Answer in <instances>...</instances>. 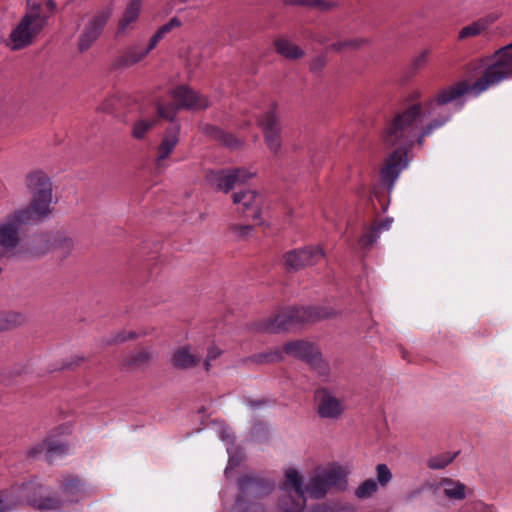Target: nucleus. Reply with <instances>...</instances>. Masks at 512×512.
I'll list each match as a JSON object with an SVG mask.
<instances>
[{"label": "nucleus", "mask_w": 512, "mask_h": 512, "mask_svg": "<svg viewBox=\"0 0 512 512\" xmlns=\"http://www.w3.org/2000/svg\"><path fill=\"white\" fill-rule=\"evenodd\" d=\"M377 482L381 486L387 485L392 479V473L386 464H378L376 466Z\"/></svg>", "instance_id": "30"}, {"label": "nucleus", "mask_w": 512, "mask_h": 512, "mask_svg": "<svg viewBox=\"0 0 512 512\" xmlns=\"http://www.w3.org/2000/svg\"><path fill=\"white\" fill-rule=\"evenodd\" d=\"M360 45V43L358 41H354V42H339L337 44H333L332 45V48L334 50H341L342 48L344 47H347V46H351V47H358Z\"/></svg>", "instance_id": "41"}, {"label": "nucleus", "mask_w": 512, "mask_h": 512, "mask_svg": "<svg viewBox=\"0 0 512 512\" xmlns=\"http://www.w3.org/2000/svg\"><path fill=\"white\" fill-rule=\"evenodd\" d=\"M454 456H445L441 460L438 458H433L429 461V467L432 469H441L447 466L449 463L452 462L454 459Z\"/></svg>", "instance_id": "35"}, {"label": "nucleus", "mask_w": 512, "mask_h": 512, "mask_svg": "<svg viewBox=\"0 0 512 512\" xmlns=\"http://www.w3.org/2000/svg\"><path fill=\"white\" fill-rule=\"evenodd\" d=\"M304 255L303 248L290 251L285 255V265L293 270H299L306 267Z\"/></svg>", "instance_id": "26"}, {"label": "nucleus", "mask_w": 512, "mask_h": 512, "mask_svg": "<svg viewBox=\"0 0 512 512\" xmlns=\"http://www.w3.org/2000/svg\"><path fill=\"white\" fill-rule=\"evenodd\" d=\"M126 340V337L124 335H117L115 338H114V341L115 342H122V341H125Z\"/></svg>", "instance_id": "48"}, {"label": "nucleus", "mask_w": 512, "mask_h": 512, "mask_svg": "<svg viewBox=\"0 0 512 512\" xmlns=\"http://www.w3.org/2000/svg\"><path fill=\"white\" fill-rule=\"evenodd\" d=\"M314 400L316 412L323 419L338 420L345 411L343 401L327 388L317 389Z\"/></svg>", "instance_id": "10"}, {"label": "nucleus", "mask_w": 512, "mask_h": 512, "mask_svg": "<svg viewBox=\"0 0 512 512\" xmlns=\"http://www.w3.org/2000/svg\"><path fill=\"white\" fill-rule=\"evenodd\" d=\"M275 49L277 53L288 59H299L305 54L303 49L286 38L276 40Z\"/></svg>", "instance_id": "19"}, {"label": "nucleus", "mask_w": 512, "mask_h": 512, "mask_svg": "<svg viewBox=\"0 0 512 512\" xmlns=\"http://www.w3.org/2000/svg\"><path fill=\"white\" fill-rule=\"evenodd\" d=\"M293 488L296 494V500H293V505L289 506L286 502H281V508L283 512H300L306 502L305 493H309L312 497L320 498L325 495L326 491L329 489L324 482V479L318 473L315 475L309 483L304 486L302 477L299 475L297 470L293 468H289L285 471V483L282 487V490L285 492H289L290 489ZM313 512H333L328 508H318Z\"/></svg>", "instance_id": "4"}, {"label": "nucleus", "mask_w": 512, "mask_h": 512, "mask_svg": "<svg viewBox=\"0 0 512 512\" xmlns=\"http://www.w3.org/2000/svg\"><path fill=\"white\" fill-rule=\"evenodd\" d=\"M392 218H386L379 225L375 226L376 228H380V233L382 231L388 230L392 225Z\"/></svg>", "instance_id": "43"}, {"label": "nucleus", "mask_w": 512, "mask_h": 512, "mask_svg": "<svg viewBox=\"0 0 512 512\" xmlns=\"http://www.w3.org/2000/svg\"><path fill=\"white\" fill-rule=\"evenodd\" d=\"M110 16L111 10L105 9L93 15L88 20L79 40V48L81 51L88 49L98 38Z\"/></svg>", "instance_id": "12"}, {"label": "nucleus", "mask_w": 512, "mask_h": 512, "mask_svg": "<svg viewBox=\"0 0 512 512\" xmlns=\"http://www.w3.org/2000/svg\"><path fill=\"white\" fill-rule=\"evenodd\" d=\"M509 78H512V43L496 52L493 63L472 86L458 82L440 90L428 101L414 104L397 114L383 135L386 145H399V148L389 155L381 170L382 183L391 190L400 173L407 168L409 159L405 146H411L415 142L422 146L425 137L450 120L452 114L447 107L449 103L460 99L469 91L478 95Z\"/></svg>", "instance_id": "1"}, {"label": "nucleus", "mask_w": 512, "mask_h": 512, "mask_svg": "<svg viewBox=\"0 0 512 512\" xmlns=\"http://www.w3.org/2000/svg\"><path fill=\"white\" fill-rule=\"evenodd\" d=\"M171 96L177 108L205 109L209 107L210 101L188 86L181 85L171 91Z\"/></svg>", "instance_id": "13"}, {"label": "nucleus", "mask_w": 512, "mask_h": 512, "mask_svg": "<svg viewBox=\"0 0 512 512\" xmlns=\"http://www.w3.org/2000/svg\"><path fill=\"white\" fill-rule=\"evenodd\" d=\"M43 488L34 483H26L17 489L15 496H0V512H8L16 504L27 503L40 510L56 507V501L42 496Z\"/></svg>", "instance_id": "6"}, {"label": "nucleus", "mask_w": 512, "mask_h": 512, "mask_svg": "<svg viewBox=\"0 0 512 512\" xmlns=\"http://www.w3.org/2000/svg\"><path fill=\"white\" fill-rule=\"evenodd\" d=\"M102 110L105 111V112H110L112 110V107L103 106Z\"/></svg>", "instance_id": "50"}, {"label": "nucleus", "mask_w": 512, "mask_h": 512, "mask_svg": "<svg viewBox=\"0 0 512 512\" xmlns=\"http://www.w3.org/2000/svg\"><path fill=\"white\" fill-rule=\"evenodd\" d=\"M289 5H302L309 7H319L320 9H328L332 5L321 0H288Z\"/></svg>", "instance_id": "32"}, {"label": "nucleus", "mask_w": 512, "mask_h": 512, "mask_svg": "<svg viewBox=\"0 0 512 512\" xmlns=\"http://www.w3.org/2000/svg\"><path fill=\"white\" fill-rule=\"evenodd\" d=\"M258 125L264 136L267 148L273 154H278L282 147L281 126L273 110L265 112L259 119Z\"/></svg>", "instance_id": "11"}, {"label": "nucleus", "mask_w": 512, "mask_h": 512, "mask_svg": "<svg viewBox=\"0 0 512 512\" xmlns=\"http://www.w3.org/2000/svg\"><path fill=\"white\" fill-rule=\"evenodd\" d=\"M265 358H266V361H277L282 358V353L280 351H276L274 353L266 355Z\"/></svg>", "instance_id": "44"}, {"label": "nucleus", "mask_w": 512, "mask_h": 512, "mask_svg": "<svg viewBox=\"0 0 512 512\" xmlns=\"http://www.w3.org/2000/svg\"><path fill=\"white\" fill-rule=\"evenodd\" d=\"M222 351L216 347L212 346L208 349L207 357L204 361V367L206 371H209L211 368V361L215 360L221 355Z\"/></svg>", "instance_id": "34"}, {"label": "nucleus", "mask_w": 512, "mask_h": 512, "mask_svg": "<svg viewBox=\"0 0 512 512\" xmlns=\"http://www.w3.org/2000/svg\"><path fill=\"white\" fill-rule=\"evenodd\" d=\"M239 496L236 500L235 507L232 512H265L262 508L250 504H246L244 498L261 497L272 490V486L264 479L254 477L252 475L243 477L239 483Z\"/></svg>", "instance_id": "8"}, {"label": "nucleus", "mask_w": 512, "mask_h": 512, "mask_svg": "<svg viewBox=\"0 0 512 512\" xmlns=\"http://www.w3.org/2000/svg\"><path fill=\"white\" fill-rule=\"evenodd\" d=\"M142 6V0H131L128 4L124 15L119 23V31L124 33L130 28V25L134 23L140 14Z\"/></svg>", "instance_id": "20"}, {"label": "nucleus", "mask_w": 512, "mask_h": 512, "mask_svg": "<svg viewBox=\"0 0 512 512\" xmlns=\"http://www.w3.org/2000/svg\"><path fill=\"white\" fill-rule=\"evenodd\" d=\"M73 248V242L70 239H63L58 242L55 249L59 250L62 255L69 254Z\"/></svg>", "instance_id": "36"}, {"label": "nucleus", "mask_w": 512, "mask_h": 512, "mask_svg": "<svg viewBox=\"0 0 512 512\" xmlns=\"http://www.w3.org/2000/svg\"><path fill=\"white\" fill-rule=\"evenodd\" d=\"M28 188L31 193V204L15 211L22 213L24 221L28 224L33 221H39L47 217L50 213L52 203V183L43 173H33L28 177Z\"/></svg>", "instance_id": "5"}, {"label": "nucleus", "mask_w": 512, "mask_h": 512, "mask_svg": "<svg viewBox=\"0 0 512 512\" xmlns=\"http://www.w3.org/2000/svg\"><path fill=\"white\" fill-rule=\"evenodd\" d=\"M157 110L160 117L168 120H173L176 114V108L172 105L163 106L159 104Z\"/></svg>", "instance_id": "33"}, {"label": "nucleus", "mask_w": 512, "mask_h": 512, "mask_svg": "<svg viewBox=\"0 0 512 512\" xmlns=\"http://www.w3.org/2000/svg\"><path fill=\"white\" fill-rule=\"evenodd\" d=\"M172 361L174 366L179 369H189L200 363L201 355L194 351L191 346L186 345L174 352Z\"/></svg>", "instance_id": "16"}, {"label": "nucleus", "mask_w": 512, "mask_h": 512, "mask_svg": "<svg viewBox=\"0 0 512 512\" xmlns=\"http://www.w3.org/2000/svg\"><path fill=\"white\" fill-rule=\"evenodd\" d=\"M9 323L5 317L0 316V331L8 329Z\"/></svg>", "instance_id": "46"}, {"label": "nucleus", "mask_w": 512, "mask_h": 512, "mask_svg": "<svg viewBox=\"0 0 512 512\" xmlns=\"http://www.w3.org/2000/svg\"><path fill=\"white\" fill-rule=\"evenodd\" d=\"M254 175L255 173L249 172L246 169H235L229 172L222 171L215 174L213 181L218 189L227 193L237 184L244 183Z\"/></svg>", "instance_id": "15"}, {"label": "nucleus", "mask_w": 512, "mask_h": 512, "mask_svg": "<svg viewBox=\"0 0 512 512\" xmlns=\"http://www.w3.org/2000/svg\"><path fill=\"white\" fill-rule=\"evenodd\" d=\"M232 449H233V447H227V452L230 455L229 461H228V466L225 469V475L227 477L229 476L230 471L234 467H236L239 464L240 460H241V457H235V456L232 455Z\"/></svg>", "instance_id": "37"}, {"label": "nucleus", "mask_w": 512, "mask_h": 512, "mask_svg": "<svg viewBox=\"0 0 512 512\" xmlns=\"http://www.w3.org/2000/svg\"><path fill=\"white\" fill-rule=\"evenodd\" d=\"M260 404H261V403H260L259 401H257V402H255V401H251V402H249V405H250L252 408H257V407H259V406H260Z\"/></svg>", "instance_id": "49"}, {"label": "nucleus", "mask_w": 512, "mask_h": 512, "mask_svg": "<svg viewBox=\"0 0 512 512\" xmlns=\"http://www.w3.org/2000/svg\"><path fill=\"white\" fill-rule=\"evenodd\" d=\"M310 309L291 308L269 319L263 330L269 333H278L293 328L295 325L312 320Z\"/></svg>", "instance_id": "9"}, {"label": "nucleus", "mask_w": 512, "mask_h": 512, "mask_svg": "<svg viewBox=\"0 0 512 512\" xmlns=\"http://www.w3.org/2000/svg\"><path fill=\"white\" fill-rule=\"evenodd\" d=\"M86 493L84 483L78 478H70L62 485V494L66 501L74 502L79 500Z\"/></svg>", "instance_id": "18"}, {"label": "nucleus", "mask_w": 512, "mask_h": 512, "mask_svg": "<svg viewBox=\"0 0 512 512\" xmlns=\"http://www.w3.org/2000/svg\"><path fill=\"white\" fill-rule=\"evenodd\" d=\"M378 489L377 482L373 479L364 481L357 489L356 496L358 498H368L373 495Z\"/></svg>", "instance_id": "29"}, {"label": "nucleus", "mask_w": 512, "mask_h": 512, "mask_svg": "<svg viewBox=\"0 0 512 512\" xmlns=\"http://www.w3.org/2000/svg\"><path fill=\"white\" fill-rule=\"evenodd\" d=\"M233 202L239 209L253 220H259L261 214L262 197L254 190L238 191L233 195Z\"/></svg>", "instance_id": "14"}, {"label": "nucleus", "mask_w": 512, "mask_h": 512, "mask_svg": "<svg viewBox=\"0 0 512 512\" xmlns=\"http://www.w3.org/2000/svg\"><path fill=\"white\" fill-rule=\"evenodd\" d=\"M379 236L380 228H376L375 226H373L364 233V235L360 239V243L362 246H371L377 241Z\"/></svg>", "instance_id": "31"}, {"label": "nucleus", "mask_w": 512, "mask_h": 512, "mask_svg": "<svg viewBox=\"0 0 512 512\" xmlns=\"http://www.w3.org/2000/svg\"><path fill=\"white\" fill-rule=\"evenodd\" d=\"M466 487L460 482L452 480L444 481V494L453 500H462L466 496Z\"/></svg>", "instance_id": "24"}, {"label": "nucleus", "mask_w": 512, "mask_h": 512, "mask_svg": "<svg viewBox=\"0 0 512 512\" xmlns=\"http://www.w3.org/2000/svg\"><path fill=\"white\" fill-rule=\"evenodd\" d=\"M182 25L181 21L177 17L171 18L167 23L162 25L155 34L150 38L151 47H156L158 42L170 31L175 28H179Z\"/></svg>", "instance_id": "25"}, {"label": "nucleus", "mask_w": 512, "mask_h": 512, "mask_svg": "<svg viewBox=\"0 0 512 512\" xmlns=\"http://www.w3.org/2000/svg\"><path fill=\"white\" fill-rule=\"evenodd\" d=\"M155 120L140 119L137 120L132 127V135L135 139H143L148 131L155 125Z\"/></svg>", "instance_id": "27"}, {"label": "nucleus", "mask_w": 512, "mask_h": 512, "mask_svg": "<svg viewBox=\"0 0 512 512\" xmlns=\"http://www.w3.org/2000/svg\"><path fill=\"white\" fill-rule=\"evenodd\" d=\"M49 15L44 13L42 5L36 1L27 0L25 13L12 28L5 45L11 51L22 50L32 45L48 26Z\"/></svg>", "instance_id": "3"}, {"label": "nucleus", "mask_w": 512, "mask_h": 512, "mask_svg": "<svg viewBox=\"0 0 512 512\" xmlns=\"http://www.w3.org/2000/svg\"><path fill=\"white\" fill-rule=\"evenodd\" d=\"M490 22L486 19H480L475 21L465 27H463L458 34V39L463 40L469 37H475L480 35L483 31H485Z\"/></svg>", "instance_id": "23"}, {"label": "nucleus", "mask_w": 512, "mask_h": 512, "mask_svg": "<svg viewBox=\"0 0 512 512\" xmlns=\"http://www.w3.org/2000/svg\"><path fill=\"white\" fill-rule=\"evenodd\" d=\"M428 60V51L420 53L413 61V66L417 69L422 68L426 65Z\"/></svg>", "instance_id": "39"}, {"label": "nucleus", "mask_w": 512, "mask_h": 512, "mask_svg": "<svg viewBox=\"0 0 512 512\" xmlns=\"http://www.w3.org/2000/svg\"><path fill=\"white\" fill-rule=\"evenodd\" d=\"M304 251V261L306 266H312L319 263L325 256L324 251L321 247H305Z\"/></svg>", "instance_id": "28"}, {"label": "nucleus", "mask_w": 512, "mask_h": 512, "mask_svg": "<svg viewBox=\"0 0 512 512\" xmlns=\"http://www.w3.org/2000/svg\"><path fill=\"white\" fill-rule=\"evenodd\" d=\"M284 352L294 358L307 362L321 377L329 375V365L322 359L319 349L307 341H294L284 345Z\"/></svg>", "instance_id": "7"}, {"label": "nucleus", "mask_w": 512, "mask_h": 512, "mask_svg": "<svg viewBox=\"0 0 512 512\" xmlns=\"http://www.w3.org/2000/svg\"><path fill=\"white\" fill-rule=\"evenodd\" d=\"M48 452L50 453H53V454H57V453H62L66 450V447L64 444H57V445H54V446H49L47 448Z\"/></svg>", "instance_id": "42"}, {"label": "nucleus", "mask_w": 512, "mask_h": 512, "mask_svg": "<svg viewBox=\"0 0 512 512\" xmlns=\"http://www.w3.org/2000/svg\"><path fill=\"white\" fill-rule=\"evenodd\" d=\"M221 439L224 441V442H227V443H230L231 442V435L229 434V432L224 429L222 432H221Z\"/></svg>", "instance_id": "45"}, {"label": "nucleus", "mask_w": 512, "mask_h": 512, "mask_svg": "<svg viewBox=\"0 0 512 512\" xmlns=\"http://www.w3.org/2000/svg\"><path fill=\"white\" fill-rule=\"evenodd\" d=\"M180 125L175 124L166 130L161 144L158 148L157 160L160 162L167 159L179 142Z\"/></svg>", "instance_id": "17"}, {"label": "nucleus", "mask_w": 512, "mask_h": 512, "mask_svg": "<svg viewBox=\"0 0 512 512\" xmlns=\"http://www.w3.org/2000/svg\"><path fill=\"white\" fill-rule=\"evenodd\" d=\"M42 8L44 10V13L49 15V19H50L51 16L55 13V11L57 9V5L54 0H47L45 3V7L42 6Z\"/></svg>", "instance_id": "40"}, {"label": "nucleus", "mask_w": 512, "mask_h": 512, "mask_svg": "<svg viewBox=\"0 0 512 512\" xmlns=\"http://www.w3.org/2000/svg\"><path fill=\"white\" fill-rule=\"evenodd\" d=\"M22 213L13 212L0 222V259L37 258L52 249L50 240L38 237L31 246L22 245L20 230L27 224Z\"/></svg>", "instance_id": "2"}, {"label": "nucleus", "mask_w": 512, "mask_h": 512, "mask_svg": "<svg viewBox=\"0 0 512 512\" xmlns=\"http://www.w3.org/2000/svg\"><path fill=\"white\" fill-rule=\"evenodd\" d=\"M155 47H151V40L147 47L134 46L128 49L122 57L123 64L126 66H132L141 60H143L151 50Z\"/></svg>", "instance_id": "21"}, {"label": "nucleus", "mask_w": 512, "mask_h": 512, "mask_svg": "<svg viewBox=\"0 0 512 512\" xmlns=\"http://www.w3.org/2000/svg\"><path fill=\"white\" fill-rule=\"evenodd\" d=\"M148 358H149V357H148V355H147L146 353H141V354H139V355H138V359H137V361H138V360H139V361H146V360H148Z\"/></svg>", "instance_id": "47"}, {"label": "nucleus", "mask_w": 512, "mask_h": 512, "mask_svg": "<svg viewBox=\"0 0 512 512\" xmlns=\"http://www.w3.org/2000/svg\"><path fill=\"white\" fill-rule=\"evenodd\" d=\"M252 230H253V228L250 225H245V226L237 225V226L233 227L234 233L239 237H246V236L250 235L252 233Z\"/></svg>", "instance_id": "38"}, {"label": "nucleus", "mask_w": 512, "mask_h": 512, "mask_svg": "<svg viewBox=\"0 0 512 512\" xmlns=\"http://www.w3.org/2000/svg\"><path fill=\"white\" fill-rule=\"evenodd\" d=\"M346 471L342 467H333L320 473L327 487L340 486L346 477Z\"/></svg>", "instance_id": "22"}]
</instances>
